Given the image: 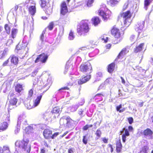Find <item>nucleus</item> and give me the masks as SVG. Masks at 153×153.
<instances>
[{
    "mask_svg": "<svg viewBox=\"0 0 153 153\" xmlns=\"http://www.w3.org/2000/svg\"><path fill=\"white\" fill-rule=\"evenodd\" d=\"M14 95L15 94H14L13 93V92H12L11 93H10L9 94V96L11 98L13 96H14Z\"/></svg>",
    "mask_w": 153,
    "mask_h": 153,
    "instance_id": "nucleus-59",
    "label": "nucleus"
},
{
    "mask_svg": "<svg viewBox=\"0 0 153 153\" xmlns=\"http://www.w3.org/2000/svg\"><path fill=\"white\" fill-rule=\"evenodd\" d=\"M91 78V74L83 75L81 78L77 80V83L79 85L83 84L89 81Z\"/></svg>",
    "mask_w": 153,
    "mask_h": 153,
    "instance_id": "nucleus-10",
    "label": "nucleus"
},
{
    "mask_svg": "<svg viewBox=\"0 0 153 153\" xmlns=\"http://www.w3.org/2000/svg\"><path fill=\"white\" fill-rule=\"evenodd\" d=\"M92 23L94 26H96L99 24L101 22V20L98 16H94L91 19Z\"/></svg>",
    "mask_w": 153,
    "mask_h": 153,
    "instance_id": "nucleus-19",
    "label": "nucleus"
},
{
    "mask_svg": "<svg viewBox=\"0 0 153 153\" xmlns=\"http://www.w3.org/2000/svg\"><path fill=\"white\" fill-rule=\"evenodd\" d=\"M68 133V131H66L62 135L60 136L61 137H62L65 136Z\"/></svg>",
    "mask_w": 153,
    "mask_h": 153,
    "instance_id": "nucleus-64",
    "label": "nucleus"
},
{
    "mask_svg": "<svg viewBox=\"0 0 153 153\" xmlns=\"http://www.w3.org/2000/svg\"><path fill=\"white\" fill-rule=\"evenodd\" d=\"M122 105L121 104L119 105L118 106H117L116 107V109L117 111H119L120 113H121L123 112L126 109V108H123L122 109L120 110V109L122 108Z\"/></svg>",
    "mask_w": 153,
    "mask_h": 153,
    "instance_id": "nucleus-37",
    "label": "nucleus"
},
{
    "mask_svg": "<svg viewBox=\"0 0 153 153\" xmlns=\"http://www.w3.org/2000/svg\"><path fill=\"white\" fill-rule=\"evenodd\" d=\"M79 71L82 73L90 74L93 71V68L91 63L88 61L83 62L80 65Z\"/></svg>",
    "mask_w": 153,
    "mask_h": 153,
    "instance_id": "nucleus-4",
    "label": "nucleus"
},
{
    "mask_svg": "<svg viewBox=\"0 0 153 153\" xmlns=\"http://www.w3.org/2000/svg\"><path fill=\"white\" fill-rule=\"evenodd\" d=\"M19 8V6L18 5H16L13 8V11H14L16 12H17V11Z\"/></svg>",
    "mask_w": 153,
    "mask_h": 153,
    "instance_id": "nucleus-49",
    "label": "nucleus"
},
{
    "mask_svg": "<svg viewBox=\"0 0 153 153\" xmlns=\"http://www.w3.org/2000/svg\"><path fill=\"white\" fill-rule=\"evenodd\" d=\"M87 49V48L85 47H82L80 48V49H81L82 50H86Z\"/></svg>",
    "mask_w": 153,
    "mask_h": 153,
    "instance_id": "nucleus-62",
    "label": "nucleus"
},
{
    "mask_svg": "<svg viewBox=\"0 0 153 153\" xmlns=\"http://www.w3.org/2000/svg\"><path fill=\"white\" fill-rule=\"evenodd\" d=\"M128 129H124L123 128V130L120 131V133H122L123 131H124L125 133L123 134L122 136V141L123 143L125 142L126 140V137H128L130 135L129 131H132L133 130V127L131 126H128Z\"/></svg>",
    "mask_w": 153,
    "mask_h": 153,
    "instance_id": "nucleus-8",
    "label": "nucleus"
},
{
    "mask_svg": "<svg viewBox=\"0 0 153 153\" xmlns=\"http://www.w3.org/2000/svg\"><path fill=\"white\" fill-rule=\"evenodd\" d=\"M74 78L73 77L71 76L70 77L69 82L67 83V86L68 87L69 86H72L73 85L74 83Z\"/></svg>",
    "mask_w": 153,
    "mask_h": 153,
    "instance_id": "nucleus-33",
    "label": "nucleus"
},
{
    "mask_svg": "<svg viewBox=\"0 0 153 153\" xmlns=\"http://www.w3.org/2000/svg\"><path fill=\"white\" fill-rule=\"evenodd\" d=\"M108 147L110 148V151L111 152H112L113 151V149L112 145L111 144H108Z\"/></svg>",
    "mask_w": 153,
    "mask_h": 153,
    "instance_id": "nucleus-52",
    "label": "nucleus"
},
{
    "mask_svg": "<svg viewBox=\"0 0 153 153\" xmlns=\"http://www.w3.org/2000/svg\"><path fill=\"white\" fill-rule=\"evenodd\" d=\"M128 7V4H125L123 7L122 9V10L123 11H124Z\"/></svg>",
    "mask_w": 153,
    "mask_h": 153,
    "instance_id": "nucleus-54",
    "label": "nucleus"
},
{
    "mask_svg": "<svg viewBox=\"0 0 153 153\" xmlns=\"http://www.w3.org/2000/svg\"><path fill=\"white\" fill-rule=\"evenodd\" d=\"M10 57L11 63L15 65H17L19 61L18 57L14 55H12Z\"/></svg>",
    "mask_w": 153,
    "mask_h": 153,
    "instance_id": "nucleus-22",
    "label": "nucleus"
},
{
    "mask_svg": "<svg viewBox=\"0 0 153 153\" xmlns=\"http://www.w3.org/2000/svg\"><path fill=\"white\" fill-rule=\"evenodd\" d=\"M29 141L28 140H25L23 139L22 140H17L15 143V145L22 149L27 153H29L30 150V147L28 145Z\"/></svg>",
    "mask_w": 153,
    "mask_h": 153,
    "instance_id": "nucleus-6",
    "label": "nucleus"
},
{
    "mask_svg": "<svg viewBox=\"0 0 153 153\" xmlns=\"http://www.w3.org/2000/svg\"><path fill=\"white\" fill-rule=\"evenodd\" d=\"M90 30L88 20L82 21L77 26L76 31L80 36H85Z\"/></svg>",
    "mask_w": 153,
    "mask_h": 153,
    "instance_id": "nucleus-1",
    "label": "nucleus"
},
{
    "mask_svg": "<svg viewBox=\"0 0 153 153\" xmlns=\"http://www.w3.org/2000/svg\"><path fill=\"white\" fill-rule=\"evenodd\" d=\"M8 62L9 59H8L3 62L2 64L3 66H7Z\"/></svg>",
    "mask_w": 153,
    "mask_h": 153,
    "instance_id": "nucleus-53",
    "label": "nucleus"
},
{
    "mask_svg": "<svg viewBox=\"0 0 153 153\" xmlns=\"http://www.w3.org/2000/svg\"><path fill=\"white\" fill-rule=\"evenodd\" d=\"M8 124L6 122H3L0 124V132L6 130L8 127Z\"/></svg>",
    "mask_w": 153,
    "mask_h": 153,
    "instance_id": "nucleus-24",
    "label": "nucleus"
},
{
    "mask_svg": "<svg viewBox=\"0 0 153 153\" xmlns=\"http://www.w3.org/2000/svg\"><path fill=\"white\" fill-rule=\"evenodd\" d=\"M18 99L16 97H14L11 98L9 101L8 108L9 109L12 110L14 108L13 106H17L16 105Z\"/></svg>",
    "mask_w": 153,
    "mask_h": 153,
    "instance_id": "nucleus-11",
    "label": "nucleus"
},
{
    "mask_svg": "<svg viewBox=\"0 0 153 153\" xmlns=\"http://www.w3.org/2000/svg\"><path fill=\"white\" fill-rule=\"evenodd\" d=\"M70 90V88L67 86H65L59 88L58 91L60 92H63L64 90Z\"/></svg>",
    "mask_w": 153,
    "mask_h": 153,
    "instance_id": "nucleus-40",
    "label": "nucleus"
},
{
    "mask_svg": "<svg viewBox=\"0 0 153 153\" xmlns=\"http://www.w3.org/2000/svg\"><path fill=\"white\" fill-rule=\"evenodd\" d=\"M94 1V0H86V5L89 7L91 6Z\"/></svg>",
    "mask_w": 153,
    "mask_h": 153,
    "instance_id": "nucleus-39",
    "label": "nucleus"
},
{
    "mask_svg": "<svg viewBox=\"0 0 153 153\" xmlns=\"http://www.w3.org/2000/svg\"><path fill=\"white\" fill-rule=\"evenodd\" d=\"M43 96V94H41L38 96L33 101V105L34 107L37 106L39 104L40 100Z\"/></svg>",
    "mask_w": 153,
    "mask_h": 153,
    "instance_id": "nucleus-17",
    "label": "nucleus"
},
{
    "mask_svg": "<svg viewBox=\"0 0 153 153\" xmlns=\"http://www.w3.org/2000/svg\"><path fill=\"white\" fill-rule=\"evenodd\" d=\"M68 153H73V150L72 148H70L68 149Z\"/></svg>",
    "mask_w": 153,
    "mask_h": 153,
    "instance_id": "nucleus-61",
    "label": "nucleus"
},
{
    "mask_svg": "<svg viewBox=\"0 0 153 153\" xmlns=\"http://www.w3.org/2000/svg\"><path fill=\"white\" fill-rule=\"evenodd\" d=\"M83 143L85 145L87 144L88 142V140L86 136L84 135L83 136L82 140Z\"/></svg>",
    "mask_w": 153,
    "mask_h": 153,
    "instance_id": "nucleus-42",
    "label": "nucleus"
},
{
    "mask_svg": "<svg viewBox=\"0 0 153 153\" xmlns=\"http://www.w3.org/2000/svg\"><path fill=\"white\" fill-rule=\"evenodd\" d=\"M143 134L145 136H149L152 139L153 137V131L150 128H147L144 130L143 131Z\"/></svg>",
    "mask_w": 153,
    "mask_h": 153,
    "instance_id": "nucleus-16",
    "label": "nucleus"
},
{
    "mask_svg": "<svg viewBox=\"0 0 153 153\" xmlns=\"http://www.w3.org/2000/svg\"><path fill=\"white\" fill-rule=\"evenodd\" d=\"M15 90L17 93H20L23 90L22 85L19 83L16 84L15 87Z\"/></svg>",
    "mask_w": 153,
    "mask_h": 153,
    "instance_id": "nucleus-25",
    "label": "nucleus"
},
{
    "mask_svg": "<svg viewBox=\"0 0 153 153\" xmlns=\"http://www.w3.org/2000/svg\"><path fill=\"white\" fill-rule=\"evenodd\" d=\"M127 120L128 122L130 124H132L134 122V120L133 117H130L127 118Z\"/></svg>",
    "mask_w": 153,
    "mask_h": 153,
    "instance_id": "nucleus-44",
    "label": "nucleus"
},
{
    "mask_svg": "<svg viewBox=\"0 0 153 153\" xmlns=\"http://www.w3.org/2000/svg\"><path fill=\"white\" fill-rule=\"evenodd\" d=\"M48 56L44 53H42L38 55L35 60V63H36L40 61L42 63H45L48 59Z\"/></svg>",
    "mask_w": 153,
    "mask_h": 153,
    "instance_id": "nucleus-9",
    "label": "nucleus"
},
{
    "mask_svg": "<svg viewBox=\"0 0 153 153\" xmlns=\"http://www.w3.org/2000/svg\"><path fill=\"white\" fill-rule=\"evenodd\" d=\"M59 134V133L58 132H55L53 134H52L51 138L52 139H54Z\"/></svg>",
    "mask_w": 153,
    "mask_h": 153,
    "instance_id": "nucleus-43",
    "label": "nucleus"
},
{
    "mask_svg": "<svg viewBox=\"0 0 153 153\" xmlns=\"http://www.w3.org/2000/svg\"><path fill=\"white\" fill-rule=\"evenodd\" d=\"M66 120H67V124L70 123L71 122V121H72V120L69 116L67 117L66 118Z\"/></svg>",
    "mask_w": 153,
    "mask_h": 153,
    "instance_id": "nucleus-47",
    "label": "nucleus"
},
{
    "mask_svg": "<svg viewBox=\"0 0 153 153\" xmlns=\"http://www.w3.org/2000/svg\"><path fill=\"white\" fill-rule=\"evenodd\" d=\"M120 78L122 80V83L123 84H124L125 83V80L123 78L122 76L120 77Z\"/></svg>",
    "mask_w": 153,
    "mask_h": 153,
    "instance_id": "nucleus-60",
    "label": "nucleus"
},
{
    "mask_svg": "<svg viewBox=\"0 0 153 153\" xmlns=\"http://www.w3.org/2000/svg\"><path fill=\"white\" fill-rule=\"evenodd\" d=\"M3 153H11L9 147L7 146H4L2 149Z\"/></svg>",
    "mask_w": 153,
    "mask_h": 153,
    "instance_id": "nucleus-34",
    "label": "nucleus"
},
{
    "mask_svg": "<svg viewBox=\"0 0 153 153\" xmlns=\"http://www.w3.org/2000/svg\"><path fill=\"white\" fill-rule=\"evenodd\" d=\"M149 147L147 146H144L141 149L139 153H147Z\"/></svg>",
    "mask_w": 153,
    "mask_h": 153,
    "instance_id": "nucleus-30",
    "label": "nucleus"
},
{
    "mask_svg": "<svg viewBox=\"0 0 153 153\" xmlns=\"http://www.w3.org/2000/svg\"><path fill=\"white\" fill-rule=\"evenodd\" d=\"M111 34L114 37L113 42L114 44L119 43L121 40V33L119 29L116 25L113 26L110 30Z\"/></svg>",
    "mask_w": 153,
    "mask_h": 153,
    "instance_id": "nucleus-3",
    "label": "nucleus"
},
{
    "mask_svg": "<svg viewBox=\"0 0 153 153\" xmlns=\"http://www.w3.org/2000/svg\"><path fill=\"white\" fill-rule=\"evenodd\" d=\"M128 52L127 51V48H124L123 49L117 56V59H122Z\"/></svg>",
    "mask_w": 153,
    "mask_h": 153,
    "instance_id": "nucleus-21",
    "label": "nucleus"
},
{
    "mask_svg": "<svg viewBox=\"0 0 153 153\" xmlns=\"http://www.w3.org/2000/svg\"><path fill=\"white\" fill-rule=\"evenodd\" d=\"M83 110H81L79 111V114L80 115H82L83 113Z\"/></svg>",
    "mask_w": 153,
    "mask_h": 153,
    "instance_id": "nucleus-63",
    "label": "nucleus"
},
{
    "mask_svg": "<svg viewBox=\"0 0 153 153\" xmlns=\"http://www.w3.org/2000/svg\"><path fill=\"white\" fill-rule=\"evenodd\" d=\"M48 150H46V149L45 148H43L40 149V153H45L46 151H47Z\"/></svg>",
    "mask_w": 153,
    "mask_h": 153,
    "instance_id": "nucleus-51",
    "label": "nucleus"
},
{
    "mask_svg": "<svg viewBox=\"0 0 153 153\" xmlns=\"http://www.w3.org/2000/svg\"><path fill=\"white\" fill-rule=\"evenodd\" d=\"M89 128L88 125H86L83 127L82 129L83 131H86Z\"/></svg>",
    "mask_w": 153,
    "mask_h": 153,
    "instance_id": "nucleus-50",
    "label": "nucleus"
},
{
    "mask_svg": "<svg viewBox=\"0 0 153 153\" xmlns=\"http://www.w3.org/2000/svg\"><path fill=\"white\" fill-rule=\"evenodd\" d=\"M28 10L31 15L33 16L34 15L36 11L35 6H29L28 8Z\"/></svg>",
    "mask_w": 153,
    "mask_h": 153,
    "instance_id": "nucleus-26",
    "label": "nucleus"
},
{
    "mask_svg": "<svg viewBox=\"0 0 153 153\" xmlns=\"http://www.w3.org/2000/svg\"><path fill=\"white\" fill-rule=\"evenodd\" d=\"M116 152L118 153L121 152L122 149V145L120 139H119L116 141Z\"/></svg>",
    "mask_w": 153,
    "mask_h": 153,
    "instance_id": "nucleus-18",
    "label": "nucleus"
},
{
    "mask_svg": "<svg viewBox=\"0 0 153 153\" xmlns=\"http://www.w3.org/2000/svg\"><path fill=\"white\" fill-rule=\"evenodd\" d=\"M98 13L104 21H107L111 16V12L108 9L105 4H102L98 10Z\"/></svg>",
    "mask_w": 153,
    "mask_h": 153,
    "instance_id": "nucleus-2",
    "label": "nucleus"
},
{
    "mask_svg": "<svg viewBox=\"0 0 153 153\" xmlns=\"http://www.w3.org/2000/svg\"><path fill=\"white\" fill-rule=\"evenodd\" d=\"M34 126H35L31 124L26 127L25 129L26 131L28 133L31 132L34 128Z\"/></svg>",
    "mask_w": 153,
    "mask_h": 153,
    "instance_id": "nucleus-29",
    "label": "nucleus"
},
{
    "mask_svg": "<svg viewBox=\"0 0 153 153\" xmlns=\"http://www.w3.org/2000/svg\"><path fill=\"white\" fill-rule=\"evenodd\" d=\"M33 94V91L32 89H31L29 90L28 94V97H31Z\"/></svg>",
    "mask_w": 153,
    "mask_h": 153,
    "instance_id": "nucleus-45",
    "label": "nucleus"
},
{
    "mask_svg": "<svg viewBox=\"0 0 153 153\" xmlns=\"http://www.w3.org/2000/svg\"><path fill=\"white\" fill-rule=\"evenodd\" d=\"M108 139H106L105 137H104L102 138V141L105 143H107L108 142Z\"/></svg>",
    "mask_w": 153,
    "mask_h": 153,
    "instance_id": "nucleus-55",
    "label": "nucleus"
},
{
    "mask_svg": "<svg viewBox=\"0 0 153 153\" xmlns=\"http://www.w3.org/2000/svg\"><path fill=\"white\" fill-rule=\"evenodd\" d=\"M25 105L26 107L28 109H30L34 107L33 104L30 102L25 103Z\"/></svg>",
    "mask_w": 153,
    "mask_h": 153,
    "instance_id": "nucleus-32",
    "label": "nucleus"
},
{
    "mask_svg": "<svg viewBox=\"0 0 153 153\" xmlns=\"http://www.w3.org/2000/svg\"><path fill=\"white\" fill-rule=\"evenodd\" d=\"M44 35L42 33L40 36V39L42 40V42H43L44 41Z\"/></svg>",
    "mask_w": 153,
    "mask_h": 153,
    "instance_id": "nucleus-57",
    "label": "nucleus"
},
{
    "mask_svg": "<svg viewBox=\"0 0 153 153\" xmlns=\"http://www.w3.org/2000/svg\"><path fill=\"white\" fill-rule=\"evenodd\" d=\"M135 36L134 35H131L130 38V39L131 41H133L134 39Z\"/></svg>",
    "mask_w": 153,
    "mask_h": 153,
    "instance_id": "nucleus-56",
    "label": "nucleus"
},
{
    "mask_svg": "<svg viewBox=\"0 0 153 153\" xmlns=\"http://www.w3.org/2000/svg\"><path fill=\"white\" fill-rule=\"evenodd\" d=\"M111 47V45L110 44H107L106 46V49H110Z\"/></svg>",
    "mask_w": 153,
    "mask_h": 153,
    "instance_id": "nucleus-58",
    "label": "nucleus"
},
{
    "mask_svg": "<svg viewBox=\"0 0 153 153\" xmlns=\"http://www.w3.org/2000/svg\"><path fill=\"white\" fill-rule=\"evenodd\" d=\"M52 133V131L51 130L49 129H45L43 131V134L45 139H49L51 138Z\"/></svg>",
    "mask_w": 153,
    "mask_h": 153,
    "instance_id": "nucleus-13",
    "label": "nucleus"
},
{
    "mask_svg": "<svg viewBox=\"0 0 153 153\" xmlns=\"http://www.w3.org/2000/svg\"><path fill=\"white\" fill-rule=\"evenodd\" d=\"M151 2L152 1L151 0H144V7L147 8Z\"/></svg>",
    "mask_w": 153,
    "mask_h": 153,
    "instance_id": "nucleus-36",
    "label": "nucleus"
},
{
    "mask_svg": "<svg viewBox=\"0 0 153 153\" xmlns=\"http://www.w3.org/2000/svg\"><path fill=\"white\" fill-rule=\"evenodd\" d=\"M101 40L102 41H104V42L106 43L108 42V37H106L105 38L103 36L102 38H101Z\"/></svg>",
    "mask_w": 153,
    "mask_h": 153,
    "instance_id": "nucleus-48",
    "label": "nucleus"
},
{
    "mask_svg": "<svg viewBox=\"0 0 153 153\" xmlns=\"http://www.w3.org/2000/svg\"><path fill=\"white\" fill-rule=\"evenodd\" d=\"M18 30L15 28H13L12 29L11 31V36L13 39L15 38L18 33Z\"/></svg>",
    "mask_w": 153,
    "mask_h": 153,
    "instance_id": "nucleus-28",
    "label": "nucleus"
},
{
    "mask_svg": "<svg viewBox=\"0 0 153 153\" xmlns=\"http://www.w3.org/2000/svg\"><path fill=\"white\" fill-rule=\"evenodd\" d=\"M4 29L6 33L9 35L10 33L11 28L8 24H6L4 25Z\"/></svg>",
    "mask_w": 153,
    "mask_h": 153,
    "instance_id": "nucleus-31",
    "label": "nucleus"
},
{
    "mask_svg": "<svg viewBox=\"0 0 153 153\" xmlns=\"http://www.w3.org/2000/svg\"><path fill=\"white\" fill-rule=\"evenodd\" d=\"M116 66V65L114 62L109 64L107 66V71L110 74L113 73L115 69Z\"/></svg>",
    "mask_w": 153,
    "mask_h": 153,
    "instance_id": "nucleus-14",
    "label": "nucleus"
},
{
    "mask_svg": "<svg viewBox=\"0 0 153 153\" xmlns=\"http://www.w3.org/2000/svg\"><path fill=\"white\" fill-rule=\"evenodd\" d=\"M118 2L119 1L117 0H109L107 2L108 4L112 7L115 6Z\"/></svg>",
    "mask_w": 153,
    "mask_h": 153,
    "instance_id": "nucleus-27",
    "label": "nucleus"
},
{
    "mask_svg": "<svg viewBox=\"0 0 153 153\" xmlns=\"http://www.w3.org/2000/svg\"><path fill=\"white\" fill-rule=\"evenodd\" d=\"M54 26V23L53 22H50L47 27L48 29L51 30L53 29Z\"/></svg>",
    "mask_w": 153,
    "mask_h": 153,
    "instance_id": "nucleus-41",
    "label": "nucleus"
},
{
    "mask_svg": "<svg viewBox=\"0 0 153 153\" xmlns=\"http://www.w3.org/2000/svg\"><path fill=\"white\" fill-rule=\"evenodd\" d=\"M74 38L75 36L74 32L72 30H71L69 34L68 39L70 40H72L74 39Z\"/></svg>",
    "mask_w": 153,
    "mask_h": 153,
    "instance_id": "nucleus-35",
    "label": "nucleus"
},
{
    "mask_svg": "<svg viewBox=\"0 0 153 153\" xmlns=\"http://www.w3.org/2000/svg\"><path fill=\"white\" fill-rule=\"evenodd\" d=\"M61 17V22L62 24H66L69 21V16L68 14H66Z\"/></svg>",
    "mask_w": 153,
    "mask_h": 153,
    "instance_id": "nucleus-23",
    "label": "nucleus"
},
{
    "mask_svg": "<svg viewBox=\"0 0 153 153\" xmlns=\"http://www.w3.org/2000/svg\"><path fill=\"white\" fill-rule=\"evenodd\" d=\"M102 96H103V95L101 93H98L96 94L94 97V98L95 100H97L98 98H97V97H101Z\"/></svg>",
    "mask_w": 153,
    "mask_h": 153,
    "instance_id": "nucleus-46",
    "label": "nucleus"
},
{
    "mask_svg": "<svg viewBox=\"0 0 153 153\" xmlns=\"http://www.w3.org/2000/svg\"><path fill=\"white\" fill-rule=\"evenodd\" d=\"M60 108L58 107H55L51 111L52 116L55 119L56 117L59 116V112Z\"/></svg>",
    "mask_w": 153,
    "mask_h": 153,
    "instance_id": "nucleus-15",
    "label": "nucleus"
},
{
    "mask_svg": "<svg viewBox=\"0 0 153 153\" xmlns=\"http://www.w3.org/2000/svg\"><path fill=\"white\" fill-rule=\"evenodd\" d=\"M144 45V43H142L138 45L135 47L134 49V53H137L141 51Z\"/></svg>",
    "mask_w": 153,
    "mask_h": 153,
    "instance_id": "nucleus-20",
    "label": "nucleus"
},
{
    "mask_svg": "<svg viewBox=\"0 0 153 153\" xmlns=\"http://www.w3.org/2000/svg\"><path fill=\"white\" fill-rule=\"evenodd\" d=\"M61 10L60 14L62 15H64L67 14L68 12V10L66 4L65 2H62L60 5Z\"/></svg>",
    "mask_w": 153,
    "mask_h": 153,
    "instance_id": "nucleus-12",
    "label": "nucleus"
},
{
    "mask_svg": "<svg viewBox=\"0 0 153 153\" xmlns=\"http://www.w3.org/2000/svg\"><path fill=\"white\" fill-rule=\"evenodd\" d=\"M40 4L41 7L44 8V10L47 14L50 15L52 13L53 7L50 0H47V1L45 0H40Z\"/></svg>",
    "mask_w": 153,
    "mask_h": 153,
    "instance_id": "nucleus-7",
    "label": "nucleus"
},
{
    "mask_svg": "<svg viewBox=\"0 0 153 153\" xmlns=\"http://www.w3.org/2000/svg\"><path fill=\"white\" fill-rule=\"evenodd\" d=\"M133 14V12L130 10H128L125 12L121 13H120V16H118V19H119L120 17L124 19L123 21L124 25L126 27H128L130 24L131 22L129 20Z\"/></svg>",
    "mask_w": 153,
    "mask_h": 153,
    "instance_id": "nucleus-5",
    "label": "nucleus"
},
{
    "mask_svg": "<svg viewBox=\"0 0 153 153\" xmlns=\"http://www.w3.org/2000/svg\"><path fill=\"white\" fill-rule=\"evenodd\" d=\"M102 134V132L100 129H97L95 133V134L96 135L97 139H99L100 137Z\"/></svg>",
    "mask_w": 153,
    "mask_h": 153,
    "instance_id": "nucleus-38",
    "label": "nucleus"
}]
</instances>
